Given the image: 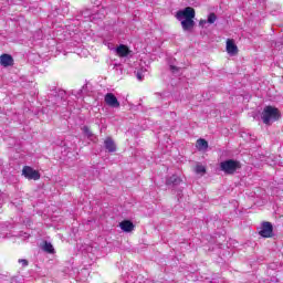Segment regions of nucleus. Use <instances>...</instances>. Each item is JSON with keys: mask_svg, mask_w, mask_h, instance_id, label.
Here are the masks:
<instances>
[{"mask_svg": "<svg viewBox=\"0 0 283 283\" xmlns=\"http://www.w3.org/2000/svg\"><path fill=\"white\" fill-rule=\"evenodd\" d=\"M0 65H2V67H12V65H14V57H12V55L8 53L1 54Z\"/></svg>", "mask_w": 283, "mask_h": 283, "instance_id": "9", "label": "nucleus"}, {"mask_svg": "<svg viewBox=\"0 0 283 283\" xmlns=\"http://www.w3.org/2000/svg\"><path fill=\"white\" fill-rule=\"evenodd\" d=\"M226 50L230 56L238 54V45L234 40L228 39L226 42Z\"/></svg>", "mask_w": 283, "mask_h": 283, "instance_id": "10", "label": "nucleus"}, {"mask_svg": "<svg viewBox=\"0 0 283 283\" xmlns=\"http://www.w3.org/2000/svg\"><path fill=\"white\" fill-rule=\"evenodd\" d=\"M259 235H261V238H273L275 235V233H273V223L263 221L261 223Z\"/></svg>", "mask_w": 283, "mask_h": 283, "instance_id": "5", "label": "nucleus"}, {"mask_svg": "<svg viewBox=\"0 0 283 283\" xmlns=\"http://www.w3.org/2000/svg\"><path fill=\"white\" fill-rule=\"evenodd\" d=\"M120 74H123V69H120Z\"/></svg>", "mask_w": 283, "mask_h": 283, "instance_id": "31", "label": "nucleus"}, {"mask_svg": "<svg viewBox=\"0 0 283 283\" xmlns=\"http://www.w3.org/2000/svg\"><path fill=\"white\" fill-rule=\"evenodd\" d=\"M118 66H120V64H115V67H118Z\"/></svg>", "mask_w": 283, "mask_h": 283, "instance_id": "30", "label": "nucleus"}, {"mask_svg": "<svg viewBox=\"0 0 283 283\" xmlns=\"http://www.w3.org/2000/svg\"><path fill=\"white\" fill-rule=\"evenodd\" d=\"M19 263L22 264V266H28L29 262L25 259H20Z\"/></svg>", "mask_w": 283, "mask_h": 283, "instance_id": "24", "label": "nucleus"}, {"mask_svg": "<svg viewBox=\"0 0 283 283\" xmlns=\"http://www.w3.org/2000/svg\"><path fill=\"white\" fill-rule=\"evenodd\" d=\"M83 94H85V91L83 88H80L77 92H76V96H83Z\"/></svg>", "mask_w": 283, "mask_h": 283, "instance_id": "25", "label": "nucleus"}, {"mask_svg": "<svg viewBox=\"0 0 283 283\" xmlns=\"http://www.w3.org/2000/svg\"><path fill=\"white\" fill-rule=\"evenodd\" d=\"M104 101L108 107H113L114 109H118V107H120V102H118V98L116 95H114V93H107Z\"/></svg>", "mask_w": 283, "mask_h": 283, "instance_id": "7", "label": "nucleus"}, {"mask_svg": "<svg viewBox=\"0 0 283 283\" xmlns=\"http://www.w3.org/2000/svg\"><path fill=\"white\" fill-rule=\"evenodd\" d=\"M169 70L172 72V74H180V66H176L174 64V61L170 60L169 62Z\"/></svg>", "mask_w": 283, "mask_h": 283, "instance_id": "19", "label": "nucleus"}, {"mask_svg": "<svg viewBox=\"0 0 283 283\" xmlns=\"http://www.w3.org/2000/svg\"><path fill=\"white\" fill-rule=\"evenodd\" d=\"M20 235H21V238H24V239L30 238V233H28V232H21Z\"/></svg>", "mask_w": 283, "mask_h": 283, "instance_id": "26", "label": "nucleus"}, {"mask_svg": "<svg viewBox=\"0 0 283 283\" xmlns=\"http://www.w3.org/2000/svg\"><path fill=\"white\" fill-rule=\"evenodd\" d=\"M114 52L116 53L117 56L120 59H125L127 56H132V50H129V46L125 44H119L114 49Z\"/></svg>", "mask_w": 283, "mask_h": 283, "instance_id": "8", "label": "nucleus"}, {"mask_svg": "<svg viewBox=\"0 0 283 283\" xmlns=\"http://www.w3.org/2000/svg\"><path fill=\"white\" fill-rule=\"evenodd\" d=\"M207 23H209L207 20H200V21H199V25H201V27H202V25H207Z\"/></svg>", "mask_w": 283, "mask_h": 283, "instance_id": "27", "label": "nucleus"}, {"mask_svg": "<svg viewBox=\"0 0 283 283\" xmlns=\"http://www.w3.org/2000/svg\"><path fill=\"white\" fill-rule=\"evenodd\" d=\"M180 23L184 32H193V28H196V21L193 19L182 20Z\"/></svg>", "mask_w": 283, "mask_h": 283, "instance_id": "12", "label": "nucleus"}, {"mask_svg": "<svg viewBox=\"0 0 283 283\" xmlns=\"http://www.w3.org/2000/svg\"><path fill=\"white\" fill-rule=\"evenodd\" d=\"M166 187L171 191V193H176L177 200L180 202V198H184L185 196L182 191H185L187 184L182 180V177L174 174L166 177Z\"/></svg>", "mask_w": 283, "mask_h": 283, "instance_id": "1", "label": "nucleus"}, {"mask_svg": "<svg viewBox=\"0 0 283 283\" xmlns=\"http://www.w3.org/2000/svg\"><path fill=\"white\" fill-rule=\"evenodd\" d=\"M221 226H222V223L220 222V220L210 219L207 221L208 229L216 230V229H220Z\"/></svg>", "mask_w": 283, "mask_h": 283, "instance_id": "17", "label": "nucleus"}, {"mask_svg": "<svg viewBox=\"0 0 283 283\" xmlns=\"http://www.w3.org/2000/svg\"><path fill=\"white\" fill-rule=\"evenodd\" d=\"M104 147L106 150H108L109 154H114V151H116V143H114L112 137H107L104 140Z\"/></svg>", "mask_w": 283, "mask_h": 283, "instance_id": "13", "label": "nucleus"}, {"mask_svg": "<svg viewBox=\"0 0 283 283\" xmlns=\"http://www.w3.org/2000/svg\"><path fill=\"white\" fill-rule=\"evenodd\" d=\"M22 176L27 178L28 180H40L41 179V172L39 170H35L34 168L30 166H24L22 169Z\"/></svg>", "mask_w": 283, "mask_h": 283, "instance_id": "6", "label": "nucleus"}, {"mask_svg": "<svg viewBox=\"0 0 283 283\" xmlns=\"http://www.w3.org/2000/svg\"><path fill=\"white\" fill-rule=\"evenodd\" d=\"M8 282V275L0 274V283Z\"/></svg>", "mask_w": 283, "mask_h": 283, "instance_id": "23", "label": "nucleus"}, {"mask_svg": "<svg viewBox=\"0 0 283 283\" xmlns=\"http://www.w3.org/2000/svg\"><path fill=\"white\" fill-rule=\"evenodd\" d=\"M280 118H282V113L280 108L275 106L268 105L261 113V119L264 125H273V123L280 120Z\"/></svg>", "mask_w": 283, "mask_h": 283, "instance_id": "2", "label": "nucleus"}, {"mask_svg": "<svg viewBox=\"0 0 283 283\" xmlns=\"http://www.w3.org/2000/svg\"><path fill=\"white\" fill-rule=\"evenodd\" d=\"M42 250L45 252V253H54V245H52L50 242L48 241H43V244H42Z\"/></svg>", "mask_w": 283, "mask_h": 283, "instance_id": "18", "label": "nucleus"}, {"mask_svg": "<svg viewBox=\"0 0 283 283\" xmlns=\"http://www.w3.org/2000/svg\"><path fill=\"white\" fill-rule=\"evenodd\" d=\"M134 222L129 219H125L122 222H119V229L124 231V233H132L134 231Z\"/></svg>", "mask_w": 283, "mask_h": 283, "instance_id": "11", "label": "nucleus"}, {"mask_svg": "<svg viewBox=\"0 0 283 283\" xmlns=\"http://www.w3.org/2000/svg\"><path fill=\"white\" fill-rule=\"evenodd\" d=\"M207 21L210 25H213V23H216V21H218V15H216V13L211 12L208 14Z\"/></svg>", "mask_w": 283, "mask_h": 283, "instance_id": "20", "label": "nucleus"}, {"mask_svg": "<svg viewBox=\"0 0 283 283\" xmlns=\"http://www.w3.org/2000/svg\"><path fill=\"white\" fill-rule=\"evenodd\" d=\"M197 149L199 151H207V149H209V142L205 138H199L197 140Z\"/></svg>", "mask_w": 283, "mask_h": 283, "instance_id": "14", "label": "nucleus"}, {"mask_svg": "<svg viewBox=\"0 0 283 283\" xmlns=\"http://www.w3.org/2000/svg\"><path fill=\"white\" fill-rule=\"evenodd\" d=\"M195 171H196V174L203 175V174H207V168L202 165H197L195 168Z\"/></svg>", "mask_w": 283, "mask_h": 283, "instance_id": "21", "label": "nucleus"}, {"mask_svg": "<svg viewBox=\"0 0 283 283\" xmlns=\"http://www.w3.org/2000/svg\"><path fill=\"white\" fill-rule=\"evenodd\" d=\"M242 169V164L238 159H226L219 164V171H223L224 176H233Z\"/></svg>", "mask_w": 283, "mask_h": 283, "instance_id": "3", "label": "nucleus"}, {"mask_svg": "<svg viewBox=\"0 0 283 283\" xmlns=\"http://www.w3.org/2000/svg\"><path fill=\"white\" fill-rule=\"evenodd\" d=\"M109 50H114L115 48H112V44H108Z\"/></svg>", "mask_w": 283, "mask_h": 283, "instance_id": "29", "label": "nucleus"}, {"mask_svg": "<svg viewBox=\"0 0 283 283\" xmlns=\"http://www.w3.org/2000/svg\"><path fill=\"white\" fill-rule=\"evenodd\" d=\"M176 19L180 22L196 19V9H193L192 7H186L181 10H178L176 12Z\"/></svg>", "mask_w": 283, "mask_h": 283, "instance_id": "4", "label": "nucleus"}, {"mask_svg": "<svg viewBox=\"0 0 283 283\" xmlns=\"http://www.w3.org/2000/svg\"><path fill=\"white\" fill-rule=\"evenodd\" d=\"M61 94H63V91H60V93L56 90L51 91V94H49V98H55L54 105H56V103H59V101H63V96H61Z\"/></svg>", "mask_w": 283, "mask_h": 283, "instance_id": "15", "label": "nucleus"}, {"mask_svg": "<svg viewBox=\"0 0 283 283\" xmlns=\"http://www.w3.org/2000/svg\"><path fill=\"white\" fill-rule=\"evenodd\" d=\"M81 130H82L83 136H85L86 138H88V140H94L93 138H96V137L94 136V133H92V130L90 129V126H83V127L81 128Z\"/></svg>", "mask_w": 283, "mask_h": 283, "instance_id": "16", "label": "nucleus"}, {"mask_svg": "<svg viewBox=\"0 0 283 283\" xmlns=\"http://www.w3.org/2000/svg\"><path fill=\"white\" fill-rule=\"evenodd\" d=\"M136 77H137L138 81H143V78H145V76L143 75V73L140 71H138L136 73Z\"/></svg>", "mask_w": 283, "mask_h": 283, "instance_id": "22", "label": "nucleus"}, {"mask_svg": "<svg viewBox=\"0 0 283 283\" xmlns=\"http://www.w3.org/2000/svg\"><path fill=\"white\" fill-rule=\"evenodd\" d=\"M82 90L84 91V94H87V84H84V85L82 86Z\"/></svg>", "mask_w": 283, "mask_h": 283, "instance_id": "28", "label": "nucleus"}]
</instances>
